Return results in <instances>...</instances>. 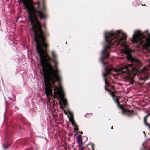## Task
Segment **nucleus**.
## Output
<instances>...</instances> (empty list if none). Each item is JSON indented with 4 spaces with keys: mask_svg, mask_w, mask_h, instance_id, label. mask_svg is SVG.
<instances>
[{
    "mask_svg": "<svg viewBox=\"0 0 150 150\" xmlns=\"http://www.w3.org/2000/svg\"><path fill=\"white\" fill-rule=\"evenodd\" d=\"M105 41L108 45L105 46L102 52V57L100 58V61L102 63L103 66L105 69H113L112 67L110 68L108 67H106V65L108 62H104L105 59L108 58L110 56L111 46L120 45L122 47H124L122 51V53L126 55V58L127 60L130 62L131 64H128L127 66L123 68L122 72L124 73H128L129 71L128 67H130L132 69H135L137 67H140L142 65L141 62L137 59H136L132 55V50L125 45L127 36L126 34L121 30L115 32L112 31L105 32Z\"/></svg>",
    "mask_w": 150,
    "mask_h": 150,
    "instance_id": "obj_1",
    "label": "nucleus"
},
{
    "mask_svg": "<svg viewBox=\"0 0 150 150\" xmlns=\"http://www.w3.org/2000/svg\"><path fill=\"white\" fill-rule=\"evenodd\" d=\"M47 49L36 50L40 59V64L43 72L44 83L46 88L45 92L47 96L53 95L52 88L56 82L61 81L60 71L58 68V62L53 60L47 54Z\"/></svg>",
    "mask_w": 150,
    "mask_h": 150,
    "instance_id": "obj_2",
    "label": "nucleus"
},
{
    "mask_svg": "<svg viewBox=\"0 0 150 150\" xmlns=\"http://www.w3.org/2000/svg\"><path fill=\"white\" fill-rule=\"evenodd\" d=\"M29 19L30 21L31 29L34 33L36 50L47 49L49 46V44L47 42V37L50 36V33L46 26H43L44 29L43 31L40 22L35 14L34 19L32 18L31 16L29 17Z\"/></svg>",
    "mask_w": 150,
    "mask_h": 150,
    "instance_id": "obj_3",
    "label": "nucleus"
},
{
    "mask_svg": "<svg viewBox=\"0 0 150 150\" xmlns=\"http://www.w3.org/2000/svg\"><path fill=\"white\" fill-rule=\"evenodd\" d=\"M146 35L141 33L140 30L136 31L133 35L132 41L134 43L139 42L143 45V47L146 50L147 52L150 53V33L148 31L144 32Z\"/></svg>",
    "mask_w": 150,
    "mask_h": 150,
    "instance_id": "obj_4",
    "label": "nucleus"
},
{
    "mask_svg": "<svg viewBox=\"0 0 150 150\" xmlns=\"http://www.w3.org/2000/svg\"><path fill=\"white\" fill-rule=\"evenodd\" d=\"M30 3L33 6L35 10L31 12V15L32 18L34 19V14L36 16H38L40 20L45 19L47 18V14L43 12L42 10L40 9V6L39 2L33 3L32 2H30Z\"/></svg>",
    "mask_w": 150,
    "mask_h": 150,
    "instance_id": "obj_5",
    "label": "nucleus"
},
{
    "mask_svg": "<svg viewBox=\"0 0 150 150\" xmlns=\"http://www.w3.org/2000/svg\"><path fill=\"white\" fill-rule=\"evenodd\" d=\"M52 88H54V98L57 97L58 99H60L61 101L63 103L64 106L67 105V101L64 97V93L63 89H59L55 85H53Z\"/></svg>",
    "mask_w": 150,
    "mask_h": 150,
    "instance_id": "obj_6",
    "label": "nucleus"
},
{
    "mask_svg": "<svg viewBox=\"0 0 150 150\" xmlns=\"http://www.w3.org/2000/svg\"><path fill=\"white\" fill-rule=\"evenodd\" d=\"M18 2L19 4L22 2L24 5V7L26 9V10L28 12V18L31 16V11H33L35 10L34 8L30 3V2L26 0H18Z\"/></svg>",
    "mask_w": 150,
    "mask_h": 150,
    "instance_id": "obj_7",
    "label": "nucleus"
},
{
    "mask_svg": "<svg viewBox=\"0 0 150 150\" xmlns=\"http://www.w3.org/2000/svg\"><path fill=\"white\" fill-rule=\"evenodd\" d=\"M115 101L117 103L119 107L122 110V113L123 114L127 115L128 116H131L132 115L134 112V111L124 109L120 104L118 99L115 100Z\"/></svg>",
    "mask_w": 150,
    "mask_h": 150,
    "instance_id": "obj_8",
    "label": "nucleus"
},
{
    "mask_svg": "<svg viewBox=\"0 0 150 150\" xmlns=\"http://www.w3.org/2000/svg\"><path fill=\"white\" fill-rule=\"evenodd\" d=\"M112 71V69H105V73L103 74V78L105 81V82L106 86H111L108 83V82L106 79V76H107L111 74V72Z\"/></svg>",
    "mask_w": 150,
    "mask_h": 150,
    "instance_id": "obj_9",
    "label": "nucleus"
},
{
    "mask_svg": "<svg viewBox=\"0 0 150 150\" xmlns=\"http://www.w3.org/2000/svg\"><path fill=\"white\" fill-rule=\"evenodd\" d=\"M76 139L79 144L78 146H80L81 145L83 146V144L82 143L81 135H79L76 137Z\"/></svg>",
    "mask_w": 150,
    "mask_h": 150,
    "instance_id": "obj_10",
    "label": "nucleus"
},
{
    "mask_svg": "<svg viewBox=\"0 0 150 150\" xmlns=\"http://www.w3.org/2000/svg\"><path fill=\"white\" fill-rule=\"evenodd\" d=\"M108 92L112 96L114 101L115 100L118 99L117 97L115 94V92H112L110 90V91H109Z\"/></svg>",
    "mask_w": 150,
    "mask_h": 150,
    "instance_id": "obj_11",
    "label": "nucleus"
},
{
    "mask_svg": "<svg viewBox=\"0 0 150 150\" xmlns=\"http://www.w3.org/2000/svg\"><path fill=\"white\" fill-rule=\"evenodd\" d=\"M11 143H10L7 140L6 141V142L3 145V147L5 149H7L8 147H9Z\"/></svg>",
    "mask_w": 150,
    "mask_h": 150,
    "instance_id": "obj_12",
    "label": "nucleus"
},
{
    "mask_svg": "<svg viewBox=\"0 0 150 150\" xmlns=\"http://www.w3.org/2000/svg\"><path fill=\"white\" fill-rule=\"evenodd\" d=\"M51 54L52 55L53 57L54 58H55L57 57V55L56 54L55 52L54 51H52L51 52Z\"/></svg>",
    "mask_w": 150,
    "mask_h": 150,
    "instance_id": "obj_13",
    "label": "nucleus"
},
{
    "mask_svg": "<svg viewBox=\"0 0 150 150\" xmlns=\"http://www.w3.org/2000/svg\"><path fill=\"white\" fill-rule=\"evenodd\" d=\"M144 122L146 126H149V124L147 122V119L144 118Z\"/></svg>",
    "mask_w": 150,
    "mask_h": 150,
    "instance_id": "obj_14",
    "label": "nucleus"
},
{
    "mask_svg": "<svg viewBox=\"0 0 150 150\" xmlns=\"http://www.w3.org/2000/svg\"><path fill=\"white\" fill-rule=\"evenodd\" d=\"M148 68L147 67H144L142 69V72H145L147 71Z\"/></svg>",
    "mask_w": 150,
    "mask_h": 150,
    "instance_id": "obj_15",
    "label": "nucleus"
},
{
    "mask_svg": "<svg viewBox=\"0 0 150 150\" xmlns=\"http://www.w3.org/2000/svg\"><path fill=\"white\" fill-rule=\"evenodd\" d=\"M71 123H72V125L73 126L75 127H77V125L76 123L75 122V121Z\"/></svg>",
    "mask_w": 150,
    "mask_h": 150,
    "instance_id": "obj_16",
    "label": "nucleus"
},
{
    "mask_svg": "<svg viewBox=\"0 0 150 150\" xmlns=\"http://www.w3.org/2000/svg\"><path fill=\"white\" fill-rule=\"evenodd\" d=\"M69 120L71 123L74 121V119L73 117H71L69 118Z\"/></svg>",
    "mask_w": 150,
    "mask_h": 150,
    "instance_id": "obj_17",
    "label": "nucleus"
},
{
    "mask_svg": "<svg viewBox=\"0 0 150 150\" xmlns=\"http://www.w3.org/2000/svg\"><path fill=\"white\" fill-rule=\"evenodd\" d=\"M81 149V150H85L84 149V147L82 145H81L80 146H78Z\"/></svg>",
    "mask_w": 150,
    "mask_h": 150,
    "instance_id": "obj_18",
    "label": "nucleus"
},
{
    "mask_svg": "<svg viewBox=\"0 0 150 150\" xmlns=\"http://www.w3.org/2000/svg\"><path fill=\"white\" fill-rule=\"evenodd\" d=\"M79 129L77 127H76L74 128V132H76H76L77 133V131H78Z\"/></svg>",
    "mask_w": 150,
    "mask_h": 150,
    "instance_id": "obj_19",
    "label": "nucleus"
},
{
    "mask_svg": "<svg viewBox=\"0 0 150 150\" xmlns=\"http://www.w3.org/2000/svg\"><path fill=\"white\" fill-rule=\"evenodd\" d=\"M91 147L92 150H94L95 145L94 144H92L91 145Z\"/></svg>",
    "mask_w": 150,
    "mask_h": 150,
    "instance_id": "obj_20",
    "label": "nucleus"
},
{
    "mask_svg": "<svg viewBox=\"0 0 150 150\" xmlns=\"http://www.w3.org/2000/svg\"><path fill=\"white\" fill-rule=\"evenodd\" d=\"M105 89L107 91H108L109 92V91H110V90L108 89L107 88V86H106V85H105Z\"/></svg>",
    "mask_w": 150,
    "mask_h": 150,
    "instance_id": "obj_21",
    "label": "nucleus"
},
{
    "mask_svg": "<svg viewBox=\"0 0 150 150\" xmlns=\"http://www.w3.org/2000/svg\"><path fill=\"white\" fill-rule=\"evenodd\" d=\"M149 115H149V113L144 118L147 119V117H149Z\"/></svg>",
    "mask_w": 150,
    "mask_h": 150,
    "instance_id": "obj_22",
    "label": "nucleus"
},
{
    "mask_svg": "<svg viewBox=\"0 0 150 150\" xmlns=\"http://www.w3.org/2000/svg\"><path fill=\"white\" fill-rule=\"evenodd\" d=\"M25 150H33V149L31 147V148H28V149H25Z\"/></svg>",
    "mask_w": 150,
    "mask_h": 150,
    "instance_id": "obj_23",
    "label": "nucleus"
},
{
    "mask_svg": "<svg viewBox=\"0 0 150 150\" xmlns=\"http://www.w3.org/2000/svg\"><path fill=\"white\" fill-rule=\"evenodd\" d=\"M42 10H43L44 11H45L46 9H45V6L44 5L43 6Z\"/></svg>",
    "mask_w": 150,
    "mask_h": 150,
    "instance_id": "obj_24",
    "label": "nucleus"
},
{
    "mask_svg": "<svg viewBox=\"0 0 150 150\" xmlns=\"http://www.w3.org/2000/svg\"><path fill=\"white\" fill-rule=\"evenodd\" d=\"M111 86L113 90H115L114 87L113 86Z\"/></svg>",
    "mask_w": 150,
    "mask_h": 150,
    "instance_id": "obj_25",
    "label": "nucleus"
},
{
    "mask_svg": "<svg viewBox=\"0 0 150 150\" xmlns=\"http://www.w3.org/2000/svg\"><path fill=\"white\" fill-rule=\"evenodd\" d=\"M78 132L79 133H81V134H83V133L81 131H80V132Z\"/></svg>",
    "mask_w": 150,
    "mask_h": 150,
    "instance_id": "obj_26",
    "label": "nucleus"
},
{
    "mask_svg": "<svg viewBox=\"0 0 150 150\" xmlns=\"http://www.w3.org/2000/svg\"><path fill=\"white\" fill-rule=\"evenodd\" d=\"M45 25H46V24L45 22H44L43 24V26H45Z\"/></svg>",
    "mask_w": 150,
    "mask_h": 150,
    "instance_id": "obj_27",
    "label": "nucleus"
},
{
    "mask_svg": "<svg viewBox=\"0 0 150 150\" xmlns=\"http://www.w3.org/2000/svg\"><path fill=\"white\" fill-rule=\"evenodd\" d=\"M111 129H113V126H112L111 127Z\"/></svg>",
    "mask_w": 150,
    "mask_h": 150,
    "instance_id": "obj_28",
    "label": "nucleus"
},
{
    "mask_svg": "<svg viewBox=\"0 0 150 150\" xmlns=\"http://www.w3.org/2000/svg\"><path fill=\"white\" fill-rule=\"evenodd\" d=\"M147 126L149 127V129H150V125H149V126Z\"/></svg>",
    "mask_w": 150,
    "mask_h": 150,
    "instance_id": "obj_29",
    "label": "nucleus"
},
{
    "mask_svg": "<svg viewBox=\"0 0 150 150\" xmlns=\"http://www.w3.org/2000/svg\"><path fill=\"white\" fill-rule=\"evenodd\" d=\"M64 112H65V113L66 114H67V112H66V111L65 110L64 111Z\"/></svg>",
    "mask_w": 150,
    "mask_h": 150,
    "instance_id": "obj_30",
    "label": "nucleus"
},
{
    "mask_svg": "<svg viewBox=\"0 0 150 150\" xmlns=\"http://www.w3.org/2000/svg\"><path fill=\"white\" fill-rule=\"evenodd\" d=\"M8 98L10 99V97H8Z\"/></svg>",
    "mask_w": 150,
    "mask_h": 150,
    "instance_id": "obj_31",
    "label": "nucleus"
}]
</instances>
